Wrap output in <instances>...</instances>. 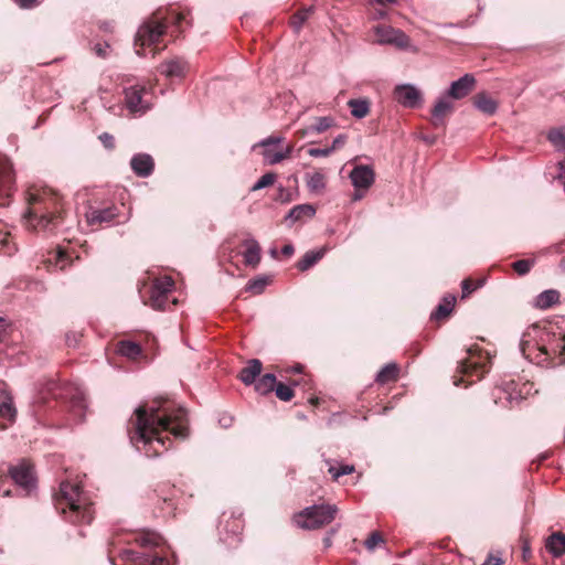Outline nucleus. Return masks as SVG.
Wrapping results in <instances>:
<instances>
[{"mask_svg": "<svg viewBox=\"0 0 565 565\" xmlns=\"http://www.w3.org/2000/svg\"><path fill=\"white\" fill-rule=\"evenodd\" d=\"M162 433L185 438L189 434L186 411L167 399H154L139 406L128 422V435L132 445L142 444L147 456H159L172 444Z\"/></svg>", "mask_w": 565, "mask_h": 565, "instance_id": "nucleus-1", "label": "nucleus"}, {"mask_svg": "<svg viewBox=\"0 0 565 565\" xmlns=\"http://www.w3.org/2000/svg\"><path fill=\"white\" fill-rule=\"evenodd\" d=\"M29 209L26 224L34 231L56 232L66 221V211L62 196L46 188H31L28 191Z\"/></svg>", "mask_w": 565, "mask_h": 565, "instance_id": "nucleus-2", "label": "nucleus"}, {"mask_svg": "<svg viewBox=\"0 0 565 565\" xmlns=\"http://www.w3.org/2000/svg\"><path fill=\"white\" fill-rule=\"evenodd\" d=\"M54 505L73 524H89L94 519L93 504L79 483L63 481L54 494Z\"/></svg>", "mask_w": 565, "mask_h": 565, "instance_id": "nucleus-3", "label": "nucleus"}, {"mask_svg": "<svg viewBox=\"0 0 565 565\" xmlns=\"http://www.w3.org/2000/svg\"><path fill=\"white\" fill-rule=\"evenodd\" d=\"M168 23V18L162 17L160 12H156L139 28L135 40V45L139 46L138 55H143L142 50L146 46L152 47L153 56L166 47V45L159 46V44L167 31Z\"/></svg>", "mask_w": 565, "mask_h": 565, "instance_id": "nucleus-4", "label": "nucleus"}, {"mask_svg": "<svg viewBox=\"0 0 565 565\" xmlns=\"http://www.w3.org/2000/svg\"><path fill=\"white\" fill-rule=\"evenodd\" d=\"M49 395L54 399H68V411L74 415V417L78 419L84 417L86 402L82 392L71 387H62L55 382H50L41 393L39 399L35 402V407H39V404L41 403H45Z\"/></svg>", "mask_w": 565, "mask_h": 565, "instance_id": "nucleus-5", "label": "nucleus"}, {"mask_svg": "<svg viewBox=\"0 0 565 565\" xmlns=\"http://www.w3.org/2000/svg\"><path fill=\"white\" fill-rule=\"evenodd\" d=\"M338 512L331 504L312 505L294 515V522L301 529L316 530L330 524Z\"/></svg>", "mask_w": 565, "mask_h": 565, "instance_id": "nucleus-6", "label": "nucleus"}, {"mask_svg": "<svg viewBox=\"0 0 565 565\" xmlns=\"http://www.w3.org/2000/svg\"><path fill=\"white\" fill-rule=\"evenodd\" d=\"M174 289V280L169 276L156 278L145 296V303L156 310H167L177 305V299L171 298Z\"/></svg>", "mask_w": 565, "mask_h": 565, "instance_id": "nucleus-7", "label": "nucleus"}, {"mask_svg": "<svg viewBox=\"0 0 565 565\" xmlns=\"http://www.w3.org/2000/svg\"><path fill=\"white\" fill-rule=\"evenodd\" d=\"M9 476L14 483L24 492V495L31 493L35 487V473L33 465L23 459L17 466L9 468Z\"/></svg>", "mask_w": 565, "mask_h": 565, "instance_id": "nucleus-8", "label": "nucleus"}, {"mask_svg": "<svg viewBox=\"0 0 565 565\" xmlns=\"http://www.w3.org/2000/svg\"><path fill=\"white\" fill-rule=\"evenodd\" d=\"M374 42L379 44H390L397 49L409 46V38L401 30L390 25L380 24L374 28Z\"/></svg>", "mask_w": 565, "mask_h": 565, "instance_id": "nucleus-9", "label": "nucleus"}, {"mask_svg": "<svg viewBox=\"0 0 565 565\" xmlns=\"http://www.w3.org/2000/svg\"><path fill=\"white\" fill-rule=\"evenodd\" d=\"M15 175L13 172L12 163L9 158L0 153V205H7L8 199L11 195Z\"/></svg>", "mask_w": 565, "mask_h": 565, "instance_id": "nucleus-10", "label": "nucleus"}, {"mask_svg": "<svg viewBox=\"0 0 565 565\" xmlns=\"http://www.w3.org/2000/svg\"><path fill=\"white\" fill-rule=\"evenodd\" d=\"M85 215L90 226H104L116 222L119 217V211L115 204L99 207L90 206Z\"/></svg>", "mask_w": 565, "mask_h": 565, "instance_id": "nucleus-11", "label": "nucleus"}, {"mask_svg": "<svg viewBox=\"0 0 565 565\" xmlns=\"http://www.w3.org/2000/svg\"><path fill=\"white\" fill-rule=\"evenodd\" d=\"M545 349L551 367L565 364V335L546 334Z\"/></svg>", "mask_w": 565, "mask_h": 565, "instance_id": "nucleus-12", "label": "nucleus"}, {"mask_svg": "<svg viewBox=\"0 0 565 565\" xmlns=\"http://www.w3.org/2000/svg\"><path fill=\"white\" fill-rule=\"evenodd\" d=\"M541 341V343L531 345L527 341L522 339L520 342L521 352L526 359L531 360L537 365L551 367L548 363V353L545 349V339H542Z\"/></svg>", "mask_w": 565, "mask_h": 565, "instance_id": "nucleus-13", "label": "nucleus"}, {"mask_svg": "<svg viewBox=\"0 0 565 565\" xmlns=\"http://www.w3.org/2000/svg\"><path fill=\"white\" fill-rule=\"evenodd\" d=\"M146 92V86L139 84L125 88V104L131 113H143L148 108L143 100Z\"/></svg>", "mask_w": 565, "mask_h": 565, "instance_id": "nucleus-14", "label": "nucleus"}, {"mask_svg": "<svg viewBox=\"0 0 565 565\" xmlns=\"http://www.w3.org/2000/svg\"><path fill=\"white\" fill-rule=\"evenodd\" d=\"M393 94L396 102L408 108L417 107L422 99L420 92L408 84L396 86Z\"/></svg>", "mask_w": 565, "mask_h": 565, "instance_id": "nucleus-15", "label": "nucleus"}, {"mask_svg": "<svg viewBox=\"0 0 565 565\" xmlns=\"http://www.w3.org/2000/svg\"><path fill=\"white\" fill-rule=\"evenodd\" d=\"M476 78L472 74H465L458 81L451 83L448 97L461 99L468 96L476 88Z\"/></svg>", "mask_w": 565, "mask_h": 565, "instance_id": "nucleus-16", "label": "nucleus"}, {"mask_svg": "<svg viewBox=\"0 0 565 565\" xmlns=\"http://www.w3.org/2000/svg\"><path fill=\"white\" fill-rule=\"evenodd\" d=\"M17 417V408L6 384L0 381V419L12 424Z\"/></svg>", "mask_w": 565, "mask_h": 565, "instance_id": "nucleus-17", "label": "nucleus"}, {"mask_svg": "<svg viewBox=\"0 0 565 565\" xmlns=\"http://www.w3.org/2000/svg\"><path fill=\"white\" fill-rule=\"evenodd\" d=\"M455 110V105L447 97L440 98L431 110L430 122L435 128L443 127L445 119Z\"/></svg>", "mask_w": 565, "mask_h": 565, "instance_id": "nucleus-18", "label": "nucleus"}, {"mask_svg": "<svg viewBox=\"0 0 565 565\" xmlns=\"http://www.w3.org/2000/svg\"><path fill=\"white\" fill-rule=\"evenodd\" d=\"M188 71V64L182 58H172L159 66V72L169 78H183Z\"/></svg>", "mask_w": 565, "mask_h": 565, "instance_id": "nucleus-19", "label": "nucleus"}, {"mask_svg": "<svg viewBox=\"0 0 565 565\" xmlns=\"http://www.w3.org/2000/svg\"><path fill=\"white\" fill-rule=\"evenodd\" d=\"M350 177L358 189H369L374 182V171L367 166L355 167Z\"/></svg>", "mask_w": 565, "mask_h": 565, "instance_id": "nucleus-20", "label": "nucleus"}, {"mask_svg": "<svg viewBox=\"0 0 565 565\" xmlns=\"http://www.w3.org/2000/svg\"><path fill=\"white\" fill-rule=\"evenodd\" d=\"M281 140V137H269L260 143V146L264 147V159L269 164H276L282 161L281 149H278V145Z\"/></svg>", "mask_w": 565, "mask_h": 565, "instance_id": "nucleus-21", "label": "nucleus"}, {"mask_svg": "<svg viewBox=\"0 0 565 565\" xmlns=\"http://www.w3.org/2000/svg\"><path fill=\"white\" fill-rule=\"evenodd\" d=\"M130 167L138 177L146 178L152 173L154 162L151 156L138 153L131 158Z\"/></svg>", "mask_w": 565, "mask_h": 565, "instance_id": "nucleus-22", "label": "nucleus"}, {"mask_svg": "<svg viewBox=\"0 0 565 565\" xmlns=\"http://www.w3.org/2000/svg\"><path fill=\"white\" fill-rule=\"evenodd\" d=\"M115 351L130 360H138L142 355L140 343L130 339L119 340L115 344Z\"/></svg>", "mask_w": 565, "mask_h": 565, "instance_id": "nucleus-23", "label": "nucleus"}, {"mask_svg": "<svg viewBox=\"0 0 565 565\" xmlns=\"http://www.w3.org/2000/svg\"><path fill=\"white\" fill-rule=\"evenodd\" d=\"M484 362L475 361L472 358L462 360L459 363L458 371L465 376H476L477 380L483 377L487 371Z\"/></svg>", "mask_w": 565, "mask_h": 565, "instance_id": "nucleus-24", "label": "nucleus"}, {"mask_svg": "<svg viewBox=\"0 0 565 565\" xmlns=\"http://www.w3.org/2000/svg\"><path fill=\"white\" fill-rule=\"evenodd\" d=\"M456 305V297L454 295H446L437 308L431 312L430 319L437 322H443L449 318Z\"/></svg>", "mask_w": 565, "mask_h": 565, "instance_id": "nucleus-25", "label": "nucleus"}, {"mask_svg": "<svg viewBox=\"0 0 565 565\" xmlns=\"http://www.w3.org/2000/svg\"><path fill=\"white\" fill-rule=\"evenodd\" d=\"M472 103L481 113L492 116L498 109V103L489 94L482 92L473 96Z\"/></svg>", "mask_w": 565, "mask_h": 565, "instance_id": "nucleus-26", "label": "nucleus"}, {"mask_svg": "<svg viewBox=\"0 0 565 565\" xmlns=\"http://www.w3.org/2000/svg\"><path fill=\"white\" fill-rule=\"evenodd\" d=\"M545 548L554 556L561 557L565 554V534L554 532L545 540Z\"/></svg>", "mask_w": 565, "mask_h": 565, "instance_id": "nucleus-27", "label": "nucleus"}, {"mask_svg": "<svg viewBox=\"0 0 565 565\" xmlns=\"http://www.w3.org/2000/svg\"><path fill=\"white\" fill-rule=\"evenodd\" d=\"M245 247L243 252L244 262L248 266L255 267L260 262V246L255 239H245L243 242Z\"/></svg>", "mask_w": 565, "mask_h": 565, "instance_id": "nucleus-28", "label": "nucleus"}, {"mask_svg": "<svg viewBox=\"0 0 565 565\" xmlns=\"http://www.w3.org/2000/svg\"><path fill=\"white\" fill-rule=\"evenodd\" d=\"M47 262L54 265L60 270H65L73 263V258L66 249L57 247L49 253Z\"/></svg>", "mask_w": 565, "mask_h": 565, "instance_id": "nucleus-29", "label": "nucleus"}, {"mask_svg": "<svg viewBox=\"0 0 565 565\" xmlns=\"http://www.w3.org/2000/svg\"><path fill=\"white\" fill-rule=\"evenodd\" d=\"M262 362L259 360H250L248 364L242 369L239 372V380L246 385L253 384L256 382V377L262 372Z\"/></svg>", "mask_w": 565, "mask_h": 565, "instance_id": "nucleus-30", "label": "nucleus"}, {"mask_svg": "<svg viewBox=\"0 0 565 565\" xmlns=\"http://www.w3.org/2000/svg\"><path fill=\"white\" fill-rule=\"evenodd\" d=\"M399 377V366L396 363H388L376 375V383L388 384L394 383Z\"/></svg>", "mask_w": 565, "mask_h": 565, "instance_id": "nucleus-31", "label": "nucleus"}, {"mask_svg": "<svg viewBox=\"0 0 565 565\" xmlns=\"http://www.w3.org/2000/svg\"><path fill=\"white\" fill-rule=\"evenodd\" d=\"M315 7L310 6L296 11L289 19V25L295 32H299L308 19L313 14Z\"/></svg>", "mask_w": 565, "mask_h": 565, "instance_id": "nucleus-32", "label": "nucleus"}, {"mask_svg": "<svg viewBox=\"0 0 565 565\" xmlns=\"http://www.w3.org/2000/svg\"><path fill=\"white\" fill-rule=\"evenodd\" d=\"M306 182H307L308 189L315 193H322V191L326 188V183H327L326 175L319 170L307 173Z\"/></svg>", "mask_w": 565, "mask_h": 565, "instance_id": "nucleus-33", "label": "nucleus"}, {"mask_svg": "<svg viewBox=\"0 0 565 565\" xmlns=\"http://www.w3.org/2000/svg\"><path fill=\"white\" fill-rule=\"evenodd\" d=\"M332 121L333 120L330 117H319L313 124L308 126L306 129L298 130L296 134L299 138H303L310 132L321 134L332 126Z\"/></svg>", "mask_w": 565, "mask_h": 565, "instance_id": "nucleus-34", "label": "nucleus"}, {"mask_svg": "<svg viewBox=\"0 0 565 565\" xmlns=\"http://www.w3.org/2000/svg\"><path fill=\"white\" fill-rule=\"evenodd\" d=\"M348 106L351 110V114L355 118H364L370 113L371 102L366 98L363 99H350L348 102Z\"/></svg>", "mask_w": 565, "mask_h": 565, "instance_id": "nucleus-35", "label": "nucleus"}, {"mask_svg": "<svg viewBox=\"0 0 565 565\" xmlns=\"http://www.w3.org/2000/svg\"><path fill=\"white\" fill-rule=\"evenodd\" d=\"M324 255V250H318V252H307L301 259L297 263V268L300 271H306L310 267H312L316 263H318Z\"/></svg>", "mask_w": 565, "mask_h": 565, "instance_id": "nucleus-36", "label": "nucleus"}, {"mask_svg": "<svg viewBox=\"0 0 565 565\" xmlns=\"http://www.w3.org/2000/svg\"><path fill=\"white\" fill-rule=\"evenodd\" d=\"M277 384L276 376L271 373L264 374L259 377L258 381L255 382V390L259 394H267L275 390V386Z\"/></svg>", "mask_w": 565, "mask_h": 565, "instance_id": "nucleus-37", "label": "nucleus"}, {"mask_svg": "<svg viewBox=\"0 0 565 565\" xmlns=\"http://www.w3.org/2000/svg\"><path fill=\"white\" fill-rule=\"evenodd\" d=\"M559 300V294L556 290H546L543 291L536 300V305L541 309H547L553 305L557 303Z\"/></svg>", "mask_w": 565, "mask_h": 565, "instance_id": "nucleus-38", "label": "nucleus"}, {"mask_svg": "<svg viewBox=\"0 0 565 565\" xmlns=\"http://www.w3.org/2000/svg\"><path fill=\"white\" fill-rule=\"evenodd\" d=\"M243 529L244 520L241 516L231 515L224 521V530L234 536L239 535L243 532Z\"/></svg>", "mask_w": 565, "mask_h": 565, "instance_id": "nucleus-39", "label": "nucleus"}, {"mask_svg": "<svg viewBox=\"0 0 565 565\" xmlns=\"http://www.w3.org/2000/svg\"><path fill=\"white\" fill-rule=\"evenodd\" d=\"M328 472L332 476L333 481H339L340 477L351 475L355 471L352 465H341L339 468L333 466L329 460L327 461Z\"/></svg>", "mask_w": 565, "mask_h": 565, "instance_id": "nucleus-40", "label": "nucleus"}, {"mask_svg": "<svg viewBox=\"0 0 565 565\" xmlns=\"http://www.w3.org/2000/svg\"><path fill=\"white\" fill-rule=\"evenodd\" d=\"M313 214H315V209L312 205L301 204V205H297V206L292 207L290 210L288 216L295 221H298L303 216H309V217L313 216Z\"/></svg>", "mask_w": 565, "mask_h": 565, "instance_id": "nucleus-41", "label": "nucleus"}, {"mask_svg": "<svg viewBox=\"0 0 565 565\" xmlns=\"http://www.w3.org/2000/svg\"><path fill=\"white\" fill-rule=\"evenodd\" d=\"M484 281H486L484 278H481V279H478V280H473L472 278H467V279L462 280V282H461V288H462V296H461V298L465 299V298L469 297L473 291H476L477 289L482 287Z\"/></svg>", "mask_w": 565, "mask_h": 565, "instance_id": "nucleus-42", "label": "nucleus"}, {"mask_svg": "<svg viewBox=\"0 0 565 565\" xmlns=\"http://www.w3.org/2000/svg\"><path fill=\"white\" fill-rule=\"evenodd\" d=\"M535 263V258L519 259L512 263L511 266L519 276H524L531 271Z\"/></svg>", "mask_w": 565, "mask_h": 565, "instance_id": "nucleus-43", "label": "nucleus"}, {"mask_svg": "<svg viewBox=\"0 0 565 565\" xmlns=\"http://www.w3.org/2000/svg\"><path fill=\"white\" fill-rule=\"evenodd\" d=\"M135 541L141 547L158 546L160 537L154 533H140L135 537Z\"/></svg>", "mask_w": 565, "mask_h": 565, "instance_id": "nucleus-44", "label": "nucleus"}, {"mask_svg": "<svg viewBox=\"0 0 565 565\" xmlns=\"http://www.w3.org/2000/svg\"><path fill=\"white\" fill-rule=\"evenodd\" d=\"M269 278L266 277L256 278L247 284L246 290L250 291L254 295H259L264 291L265 287L269 284Z\"/></svg>", "mask_w": 565, "mask_h": 565, "instance_id": "nucleus-45", "label": "nucleus"}, {"mask_svg": "<svg viewBox=\"0 0 565 565\" xmlns=\"http://www.w3.org/2000/svg\"><path fill=\"white\" fill-rule=\"evenodd\" d=\"M274 391L276 396L284 402H289L295 396L292 388L281 382H277Z\"/></svg>", "mask_w": 565, "mask_h": 565, "instance_id": "nucleus-46", "label": "nucleus"}, {"mask_svg": "<svg viewBox=\"0 0 565 565\" xmlns=\"http://www.w3.org/2000/svg\"><path fill=\"white\" fill-rule=\"evenodd\" d=\"M145 565H169V561L157 552L143 553Z\"/></svg>", "mask_w": 565, "mask_h": 565, "instance_id": "nucleus-47", "label": "nucleus"}, {"mask_svg": "<svg viewBox=\"0 0 565 565\" xmlns=\"http://www.w3.org/2000/svg\"><path fill=\"white\" fill-rule=\"evenodd\" d=\"M277 175L273 172L265 173L260 179L253 185L252 191H257L275 183Z\"/></svg>", "mask_w": 565, "mask_h": 565, "instance_id": "nucleus-48", "label": "nucleus"}, {"mask_svg": "<svg viewBox=\"0 0 565 565\" xmlns=\"http://www.w3.org/2000/svg\"><path fill=\"white\" fill-rule=\"evenodd\" d=\"M547 138L554 146L565 150V134L561 129H552Z\"/></svg>", "mask_w": 565, "mask_h": 565, "instance_id": "nucleus-49", "label": "nucleus"}, {"mask_svg": "<svg viewBox=\"0 0 565 565\" xmlns=\"http://www.w3.org/2000/svg\"><path fill=\"white\" fill-rule=\"evenodd\" d=\"M381 543H384L382 533L374 531L365 540L364 545L369 551H374Z\"/></svg>", "mask_w": 565, "mask_h": 565, "instance_id": "nucleus-50", "label": "nucleus"}, {"mask_svg": "<svg viewBox=\"0 0 565 565\" xmlns=\"http://www.w3.org/2000/svg\"><path fill=\"white\" fill-rule=\"evenodd\" d=\"M12 332L11 326L7 322L4 318H0V343L8 341Z\"/></svg>", "mask_w": 565, "mask_h": 565, "instance_id": "nucleus-51", "label": "nucleus"}, {"mask_svg": "<svg viewBox=\"0 0 565 565\" xmlns=\"http://www.w3.org/2000/svg\"><path fill=\"white\" fill-rule=\"evenodd\" d=\"M98 139L106 149L113 150L115 148V137L109 132H103L99 135Z\"/></svg>", "mask_w": 565, "mask_h": 565, "instance_id": "nucleus-52", "label": "nucleus"}, {"mask_svg": "<svg viewBox=\"0 0 565 565\" xmlns=\"http://www.w3.org/2000/svg\"><path fill=\"white\" fill-rule=\"evenodd\" d=\"M92 50L98 57L105 58L108 55L109 45L107 43H96Z\"/></svg>", "mask_w": 565, "mask_h": 565, "instance_id": "nucleus-53", "label": "nucleus"}, {"mask_svg": "<svg viewBox=\"0 0 565 565\" xmlns=\"http://www.w3.org/2000/svg\"><path fill=\"white\" fill-rule=\"evenodd\" d=\"M331 153H332V149H330V148H324V149L310 148V149H308V154L311 157H328Z\"/></svg>", "mask_w": 565, "mask_h": 565, "instance_id": "nucleus-54", "label": "nucleus"}, {"mask_svg": "<svg viewBox=\"0 0 565 565\" xmlns=\"http://www.w3.org/2000/svg\"><path fill=\"white\" fill-rule=\"evenodd\" d=\"M503 559L499 555L489 554L481 565H503Z\"/></svg>", "mask_w": 565, "mask_h": 565, "instance_id": "nucleus-55", "label": "nucleus"}, {"mask_svg": "<svg viewBox=\"0 0 565 565\" xmlns=\"http://www.w3.org/2000/svg\"><path fill=\"white\" fill-rule=\"evenodd\" d=\"M347 142V136L345 135H339L332 142L330 149H332V152L342 148L344 143Z\"/></svg>", "mask_w": 565, "mask_h": 565, "instance_id": "nucleus-56", "label": "nucleus"}, {"mask_svg": "<svg viewBox=\"0 0 565 565\" xmlns=\"http://www.w3.org/2000/svg\"><path fill=\"white\" fill-rule=\"evenodd\" d=\"M10 233L7 231L6 227L0 228V252L3 249L4 246H7L9 242Z\"/></svg>", "mask_w": 565, "mask_h": 565, "instance_id": "nucleus-57", "label": "nucleus"}, {"mask_svg": "<svg viewBox=\"0 0 565 565\" xmlns=\"http://www.w3.org/2000/svg\"><path fill=\"white\" fill-rule=\"evenodd\" d=\"M15 3L23 9H31L38 6V0H14Z\"/></svg>", "mask_w": 565, "mask_h": 565, "instance_id": "nucleus-58", "label": "nucleus"}, {"mask_svg": "<svg viewBox=\"0 0 565 565\" xmlns=\"http://www.w3.org/2000/svg\"><path fill=\"white\" fill-rule=\"evenodd\" d=\"M522 550H523L522 558H523V561L527 562L532 556V552H531L530 544L526 540H524V542H523Z\"/></svg>", "mask_w": 565, "mask_h": 565, "instance_id": "nucleus-59", "label": "nucleus"}, {"mask_svg": "<svg viewBox=\"0 0 565 565\" xmlns=\"http://www.w3.org/2000/svg\"><path fill=\"white\" fill-rule=\"evenodd\" d=\"M122 555L128 559V561H131V562H136L137 558H139V553L138 552H135L132 550H125L122 551Z\"/></svg>", "mask_w": 565, "mask_h": 565, "instance_id": "nucleus-60", "label": "nucleus"}, {"mask_svg": "<svg viewBox=\"0 0 565 565\" xmlns=\"http://www.w3.org/2000/svg\"><path fill=\"white\" fill-rule=\"evenodd\" d=\"M295 252V248L291 244H287L282 247L281 249V254L285 256V257H290Z\"/></svg>", "mask_w": 565, "mask_h": 565, "instance_id": "nucleus-61", "label": "nucleus"}, {"mask_svg": "<svg viewBox=\"0 0 565 565\" xmlns=\"http://www.w3.org/2000/svg\"><path fill=\"white\" fill-rule=\"evenodd\" d=\"M292 150H294L292 145H289L285 149H281L282 160L289 158L291 156Z\"/></svg>", "mask_w": 565, "mask_h": 565, "instance_id": "nucleus-62", "label": "nucleus"}, {"mask_svg": "<svg viewBox=\"0 0 565 565\" xmlns=\"http://www.w3.org/2000/svg\"><path fill=\"white\" fill-rule=\"evenodd\" d=\"M286 371H287L288 373H289V372H294V373H302V371H303V366H302L301 364H297V365H295V366H292V367H290V369H287Z\"/></svg>", "mask_w": 565, "mask_h": 565, "instance_id": "nucleus-63", "label": "nucleus"}, {"mask_svg": "<svg viewBox=\"0 0 565 565\" xmlns=\"http://www.w3.org/2000/svg\"><path fill=\"white\" fill-rule=\"evenodd\" d=\"M184 19V15L183 13H178L173 17V20L172 22L177 25H179L181 23V21Z\"/></svg>", "mask_w": 565, "mask_h": 565, "instance_id": "nucleus-64", "label": "nucleus"}]
</instances>
